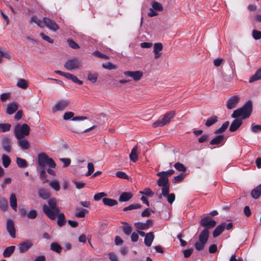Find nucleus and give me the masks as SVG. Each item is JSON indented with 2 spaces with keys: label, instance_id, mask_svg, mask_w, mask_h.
<instances>
[{
  "label": "nucleus",
  "instance_id": "obj_1",
  "mask_svg": "<svg viewBox=\"0 0 261 261\" xmlns=\"http://www.w3.org/2000/svg\"><path fill=\"white\" fill-rule=\"evenodd\" d=\"M48 205L44 204L42 207L43 213L50 220H54L56 217L57 219V224L59 226L62 227L66 223V218L63 213H59V209L57 206L56 200L55 198H51L48 200Z\"/></svg>",
  "mask_w": 261,
  "mask_h": 261
},
{
  "label": "nucleus",
  "instance_id": "obj_2",
  "mask_svg": "<svg viewBox=\"0 0 261 261\" xmlns=\"http://www.w3.org/2000/svg\"><path fill=\"white\" fill-rule=\"evenodd\" d=\"M252 112V102L251 100H248L242 107L234 111L231 114V117L245 119L250 116Z\"/></svg>",
  "mask_w": 261,
  "mask_h": 261
},
{
  "label": "nucleus",
  "instance_id": "obj_3",
  "mask_svg": "<svg viewBox=\"0 0 261 261\" xmlns=\"http://www.w3.org/2000/svg\"><path fill=\"white\" fill-rule=\"evenodd\" d=\"M30 126L27 124H17L14 128V134L17 139H22L29 135Z\"/></svg>",
  "mask_w": 261,
  "mask_h": 261
},
{
  "label": "nucleus",
  "instance_id": "obj_4",
  "mask_svg": "<svg viewBox=\"0 0 261 261\" xmlns=\"http://www.w3.org/2000/svg\"><path fill=\"white\" fill-rule=\"evenodd\" d=\"M38 163L41 168H44L45 166H48L49 168H55L56 164L54 160L49 158L44 152L39 153L38 155Z\"/></svg>",
  "mask_w": 261,
  "mask_h": 261
},
{
  "label": "nucleus",
  "instance_id": "obj_5",
  "mask_svg": "<svg viewBox=\"0 0 261 261\" xmlns=\"http://www.w3.org/2000/svg\"><path fill=\"white\" fill-rule=\"evenodd\" d=\"M209 236V232L206 229H203L199 234L198 240L195 243L194 247L196 250L202 251L204 249Z\"/></svg>",
  "mask_w": 261,
  "mask_h": 261
},
{
  "label": "nucleus",
  "instance_id": "obj_6",
  "mask_svg": "<svg viewBox=\"0 0 261 261\" xmlns=\"http://www.w3.org/2000/svg\"><path fill=\"white\" fill-rule=\"evenodd\" d=\"M175 115V112L174 111L166 113L161 119L158 120L153 123V126L154 127H162L168 124Z\"/></svg>",
  "mask_w": 261,
  "mask_h": 261
},
{
  "label": "nucleus",
  "instance_id": "obj_7",
  "mask_svg": "<svg viewBox=\"0 0 261 261\" xmlns=\"http://www.w3.org/2000/svg\"><path fill=\"white\" fill-rule=\"evenodd\" d=\"M81 65V62L77 58H73L68 60L64 64L65 68L69 70L78 69Z\"/></svg>",
  "mask_w": 261,
  "mask_h": 261
},
{
  "label": "nucleus",
  "instance_id": "obj_8",
  "mask_svg": "<svg viewBox=\"0 0 261 261\" xmlns=\"http://www.w3.org/2000/svg\"><path fill=\"white\" fill-rule=\"evenodd\" d=\"M200 224L204 227V229L208 230V229L215 226L216 222L214 220L212 219L210 217L207 216L201 219L200 221Z\"/></svg>",
  "mask_w": 261,
  "mask_h": 261
},
{
  "label": "nucleus",
  "instance_id": "obj_9",
  "mask_svg": "<svg viewBox=\"0 0 261 261\" xmlns=\"http://www.w3.org/2000/svg\"><path fill=\"white\" fill-rule=\"evenodd\" d=\"M6 229L10 236L12 238L16 237V229L13 220L11 219H8L6 222Z\"/></svg>",
  "mask_w": 261,
  "mask_h": 261
},
{
  "label": "nucleus",
  "instance_id": "obj_10",
  "mask_svg": "<svg viewBox=\"0 0 261 261\" xmlns=\"http://www.w3.org/2000/svg\"><path fill=\"white\" fill-rule=\"evenodd\" d=\"M240 100V97L238 95H234L230 97L226 101V107L228 109L231 110L236 108Z\"/></svg>",
  "mask_w": 261,
  "mask_h": 261
},
{
  "label": "nucleus",
  "instance_id": "obj_11",
  "mask_svg": "<svg viewBox=\"0 0 261 261\" xmlns=\"http://www.w3.org/2000/svg\"><path fill=\"white\" fill-rule=\"evenodd\" d=\"M69 102L67 100L59 101L53 107L52 111L53 113H56L57 111H61L64 110L68 106Z\"/></svg>",
  "mask_w": 261,
  "mask_h": 261
},
{
  "label": "nucleus",
  "instance_id": "obj_12",
  "mask_svg": "<svg viewBox=\"0 0 261 261\" xmlns=\"http://www.w3.org/2000/svg\"><path fill=\"white\" fill-rule=\"evenodd\" d=\"M43 20V23L49 29L53 31H56L59 29V27L57 24L54 21L50 19L49 18L44 17Z\"/></svg>",
  "mask_w": 261,
  "mask_h": 261
},
{
  "label": "nucleus",
  "instance_id": "obj_13",
  "mask_svg": "<svg viewBox=\"0 0 261 261\" xmlns=\"http://www.w3.org/2000/svg\"><path fill=\"white\" fill-rule=\"evenodd\" d=\"M124 74L127 76L132 77L135 81L140 80L143 76V73L140 71H127L124 72Z\"/></svg>",
  "mask_w": 261,
  "mask_h": 261
},
{
  "label": "nucleus",
  "instance_id": "obj_14",
  "mask_svg": "<svg viewBox=\"0 0 261 261\" xmlns=\"http://www.w3.org/2000/svg\"><path fill=\"white\" fill-rule=\"evenodd\" d=\"M33 246L30 241H25L20 243L18 246V250L20 253H24L28 251Z\"/></svg>",
  "mask_w": 261,
  "mask_h": 261
},
{
  "label": "nucleus",
  "instance_id": "obj_15",
  "mask_svg": "<svg viewBox=\"0 0 261 261\" xmlns=\"http://www.w3.org/2000/svg\"><path fill=\"white\" fill-rule=\"evenodd\" d=\"M236 119L232 121L229 127L230 132H234L237 130L242 124V119L240 118H235Z\"/></svg>",
  "mask_w": 261,
  "mask_h": 261
},
{
  "label": "nucleus",
  "instance_id": "obj_16",
  "mask_svg": "<svg viewBox=\"0 0 261 261\" xmlns=\"http://www.w3.org/2000/svg\"><path fill=\"white\" fill-rule=\"evenodd\" d=\"M163 49V45L161 43H155L153 46V53L154 54V58L157 59L160 58L162 55L161 51Z\"/></svg>",
  "mask_w": 261,
  "mask_h": 261
},
{
  "label": "nucleus",
  "instance_id": "obj_17",
  "mask_svg": "<svg viewBox=\"0 0 261 261\" xmlns=\"http://www.w3.org/2000/svg\"><path fill=\"white\" fill-rule=\"evenodd\" d=\"M154 236L153 232H150L147 233L144 239V243L146 246L149 247L154 240Z\"/></svg>",
  "mask_w": 261,
  "mask_h": 261
},
{
  "label": "nucleus",
  "instance_id": "obj_18",
  "mask_svg": "<svg viewBox=\"0 0 261 261\" xmlns=\"http://www.w3.org/2000/svg\"><path fill=\"white\" fill-rule=\"evenodd\" d=\"M261 194V184H259L256 188L252 190L251 192V197L255 199H258Z\"/></svg>",
  "mask_w": 261,
  "mask_h": 261
},
{
  "label": "nucleus",
  "instance_id": "obj_19",
  "mask_svg": "<svg viewBox=\"0 0 261 261\" xmlns=\"http://www.w3.org/2000/svg\"><path fill=\"white\" fill-rule=\"evenodd\" d=\"M129 159L130 160L133 161V162H136L138 159L139 156V153L138 152V147L137 146H135L131 151L130 153L129 154Z\"/></svg>",
  "mask_w": 261,
  "mask_h": 261
},
{
  "label": "nucleus",
  "instance_id": "obj_20",
  "mask_svg": "<svg viewBox=\"0 0 261 261\" xmlns=\"http://www.w3.org/2000/svg\"><path fill=\"white\" fill-rule=\"evenodd\" d=\"M10 204L11 208L14 211H17V203L16 196L15 193H12L10 197Z\"/></svg>",
  "mask_w": 261,
  "mask_h": 261
},
{
  "label": "nucleus",
  "instance_id": "obj_21",
  "mask_svg": "<svg viewBox=\"0 0 261 261\" xmlns=\"http://www.w3.org/2000/svg\"><path fill=\"white\" fill-rule=\"evenodd\" d=\"M225 227V223H221L217 226L213 231V237L215 238L219 236L223 231Z\"/></svg>",
  "mask_w": 261,
  "mask_h": 261
},
{
  "label": "nucleus",
  "instance_id": "obj_22",
  "mask_svg": "<svg viewBox=\"0 0 261 261\" xmlns=\"http://www.w3.org/2000/svg\"><path fill=\"white\" fill-rule=\"evenodd\" d=\"M133 197V194L130 192H123L119 196L120 202H126L129 200Z\"/></svg>",
  "mask_w": 261,
  "mask_h": 261
},
{
  "label": "nucleus",
  "instance_id": "obj_23",
  "mask_svg": "<svg viewBox=\"0 0 261 261\" xmlns=\"http://www.w3.org/2000/svg\"><path fill=\"white\" fill-rule=\"evenodd\" d=\"M160 178L158 180L157 183L159 187L169 186V179L167 177L159 176Z\"/></svg>",
  "mask_w": 261,
  "mask_h": 261
},
{
  "label": "nucleus",
  "instance_id": "obj_24",
  "mask_svg": "<svg viewBox=\"0 0 261 261\" xmlns=\"http://www.w3.org/2000/svg\"><path fill=\"white\" fill-rule=\"evenodd\" d=\"M18 140V144L22 150H27L30 148L29 141L26 139H19Z\"/></svg>",
  "mask_w": 261,
  "mask_h": 261
},
{
  "label": "nucleus",
  "instance_id": "obj_25",
  "mask_svg": "<svg viewBox=\"0 0 261 261\" xmlns=\"http://www.w3.org/2000/svg\"><path fill=\"white\" fill-rule=\"evenodd\" d=\"M10 144L11 141L10 139L6 138L3 139L2 144L3 149L7 152H9L11 151Z\"/></svg>",
  "mask_w": 261,
  "mask_h": 261
},
{
  "label": "nucleus",
  "instance_id": "obj_26",
  "mask_svg": "<svg viewBox=\"0 0 261 261\" xmlns=\"http://www.w3.org/2000/svg\"><path fill=\"white\" fill-rule=\"evenodd\" d=\"M17 108L18 106L16 103L14 102L10 103L7 107V113L9 115H11L17 110Z\"/></svg>",
  "mask_w": 261,
  "mask_h": 261
},
{
  "label": "nucleus",
  "instance_id": "obj_27",
  "mask_svg": "<svg viewBox=\"0 0 261 261\" xmlns=\"http://www.w3.org/2000/svg\"><path fill=\"white\" fill-rule=\"evenodd\" d=\"M102 201L105 205L109 206H113L118 204L117 200L109 198H103Z\"/></svg>",
  "mask_w": 261,
  "mask_h": 261
},
{
  "label": "nucleus",
  "instance_id": "obj_28",
  "mask_svg": "<svg viewBox=\"0 0 261 261\" xmlns=\"http://www.w3.org/2000/svg\"><path fill=\"white\" fill-rule=\"evenodd\" d=\"M122 224L123 225L122 230L124 233L126 235L130 234L132 231V228L130 225L125 222H122Z\"/></svg>",
  "mask_w": 261,
  "mask_h": 261
},
{
  "label": "nucleus",
  "instance_id": "obj_29",
  "mask_svg": "<svg viewBox=\"0 0 261 261\" xmlns=\"http://www.w3.org/2000/svg\"><path fill=\"white\" fill-rule=\"evenodd\" d=\"M15 249L14 246H11L7 247L3 252V255L5 257H10L11 254L14 252Z\"/></svg>",
  "mask_w": 261,
  "mask_h": 261
},
{
  "label": "nucleus",
  "instance_id": "obj_30",
  "mask_svg": "<svg viewBox=\"0 0 261 261\" xmlns=\"http://www.w3.org/2000/svg\"><path fill=\"white\" fill-rule=\"evenodd\" d=\"M261 80V67L257 69L255 74L249 79V82H254Z\"/></svg>",
  "mask_w": 261,
  "mask_h": 261
},
{
  "label": "nucleus",
  "instance_id": "obj_31",
  "mask_svg": "<svg viewBox=\"0 0 261 261\" xmlns=\"http://www.w3.org/2000/svg\"><path fill=\"white\" fill-rule=\"evenodd\" d=\"M38 194L39 196L43 199H47L49 198L50 196L49 192L44 189H39Z\"/></svg>",
  "mask_w": 261,
  "mask_h": 261
},
{
  "label": "nucleus",
  "instance_id": "obj_32",
  "mask_svg": "<svg viewBox=\"0 0 261 261\" xmlns=\"http://www.w3.org/2000/svg\"><path fill=\"white\" fill-rule=\"evenodd\" d=\"M224 139V136L218 135L213 139L211 142L210 144L211 145H217L221 143Z\"/></svg>",
  "mask_w": 261,
  "mask_h": 261
},
{
  "label": "nucleus",
  "instance_id": "obj_33",
  "mask_svg": "<svg viewBox=\"0 0 261 261\" xmlns=\"http://www.w3.org/2000/svg\"><path fill=\"white\" fill-rule=\"evenodd\" d=\"M218 121V117L216 116L211 117L207 119L205 122V125L207 127H210L217 122Z\"/></svg>",
  "mask_w": 261,
  "mask_h": 261
},
{
  "label": "nucleus",
  "instance_id": "obj_34",
  "mask_svg": "<svg viewBox=\"0 0 261 261\" xmlns=\"http://www.w3.org/2000/svg\"><path fill=\"white\" fill-rule=\"evenodd\" d=\"M229 125V121H225L219 129H217L215 131V134H218L224 132L227 129Z\"/></svg>",
  "mask_w": 261,
  "mask_h": 261
},
{
  "label": "nucleus",
  "instance_id": "obj_35",
  "mask_svg": "<svg viewBox=\"0 0 261 261\" xmlns=\"http://www.w3.org/2000/svg\"><path fill=\"white\" fill-rule=\"evenodd\" d=\"M50 249L57 253H60L62 250V247L58 243L55 242L51 244Z\"/></svg>",
  "mask_w": 261,
  "mask_h": 261
},
{
  "label": "nucleus",
  "instance_id": "obj_36",
  "mask_svg": "<svg viewBox=\"0 0 261 261\" xmlns=\"http://www.w3.org/2000/svg\"><path fill=\"white\" fill-rule=\"evenodd\" d=\"M16 163L18 166L21 168H25L28 166L27 161L24 159L20 158H16Z\"/></svg>",
  "mask_w": 261,
  "mask_h": 261
},
{
  "label": "nucleus",
  "instance_id": "obj_37",
  "mask_svg": "<svg viewBox=\"0 0 261 261\" xmlns=\"http://www.w3.org/2000/svg\"><path fill=\"white\" fill-rule=\"evenodd\" d=\"M0 207L3 211H6L8 208V201L4 197H0Z\"/></svg>",
  "mask_w": 261,
  "mask_h": 261
},
{
  "label": "nucleus",
  "instance_id": "obj_38",
  "mask_svg": "<svg viewBox=\"0 0 261 261\" xmlns=\"http://www.w3.org/2000/svg\"><path fill=\"white\" fill-rule=\"evenodd\" d=\"M174 167L178 171L185 172L187 170V167L182 164L177 162L174 165Z\"/></svg>",
  "mask_w": 261,
  "mask_h": 261
},
{
  "label": "nucleus",
  "instance_id": "obj_39",
  "mask_svg": "<svg viewBox=\"0 0 261 261\" xmlns=\"http://www.w3.org/2000/svg\"><path fill=\"white\" fill-rule=\"evenodd\" d=\"M174 173V170L170 169V170H168L166 171H162V172H158L156 174V175L165 176V177H167L168 178V177L169 176L172 175Z\"/></svg>",
  "mask_w": 261,
  "mask_h": 261
},
{
  "label": "nucleus",
  "instance_id": "obj_40",
  "mask_svg": "<svg viewBox=\"0 0 261 261\" xmlns=\"http://www.w3.org/2000/svg\"><path fill=\"white\" fill-rule=\"evenodd\" d=\"M11 125L9 123H0V132H6L10 130Z\"/></svg>",
  "mask_w": 261,
  "mask_h": 261
},
{
  "label": "nucleus",
  "instance_id": "obj_41",
  "mask_svg": "<svg viewBox=\"0 0 261 261\" xmlns=\"http://www.w3.org/2000/svg\"><path fill=\"white\" fill-rule=\"evenodd\" d=\"M3 165L5 167H8L10 164L11 161L8 156L5 154L2 155Z\"/></svg>",
  "mask_w": 261,
  "mask_h": 261
},
{
  "label": "nucleus",
  "instance_id": "obj_42",
  "mask_svg": "<svg viewBox=\"0 0 261 261\" xmlns=\"http://www.w3.org/2000/svg\"><path fill=\"white\" fill-rule=\"evenodd\" d=\"M49 185L55 191H58L60 190V186L57 180H51L49 182Z\"/></svg>",
  "mask_w": 261,
  "mask_h": 261
},
{
  "label": "nucleus",
  "instance_id": "obj_43",
  "mask_svg": "<svg viewBox=\"0 0 261 261\" xmlns=\"http://www.w3.org/2000/svg\"><path fill=\"white\" fill-rule=\"evenodd\" d=\"M169 192V186H166L162 187V193L159 195V198L161 199L162 196L166 197V196H168Z\"/></svg>",
  "mask_w": 261,
  "mask_h": 261
},
{
  "label": "nucleus",
  "instance_id": "obj_44",
  "mask_svg": "<svg viewBox=\"0 0 261 261\" xmlns=\"http://www.w3.org/2000/svg\"><path fill=\"white\" fill-rule=\"evenodd\" d=\"M31 22H33L35 23L38 27L40 28L43 27L42 21L41 20L38 19L36 15H34L31 17Z\"/></svg>",
  "mask_w": 261,
  "mask_h": 261
},
{
  "label": "nucleus",
  "instance_id": "obj_45",
  "mask_svg": "<svg viewBox=\"0 0 261 261\" xmlns=\"http://www.w3.org/2000/svg\"><path fill=\"white\" fill-rule=\"evenodd\" d=\"M152 7L154 10L161 11L163 10V7L162 5L158 2L154 1L152 3Z\"/></svg>",
  "mask_w": 261,
  "mask_h": 261
},
{
  "label": "nucleus",
  "instance_id": "obj_46",
  "mask_svg": "<svg viewBox=\"0 0 261 261\" xmlns=\"http://www.w3.org/2000/svg\"><path fill=\"white\" fill-rule=\"evenodd\" d=\"M88 171L85 174L86 176L90 175L94 171V166L92 163H89L87 165Z\"/></svg>",
  "mask_w": 261,
  "mask_h": 261
},
{
  "label": "nucleus",
  "instance_id": "obj_47",
  "mask_svg": "<svg viewBox=\"0 0 261 261\" xmlns=\"http://www.w3.org/2000/svg\"><path fill=\"white\" fill-rule=\"evenodd\" d=\"M185 175H186L185 174L180 173L179 175L174 176L173 179V182L176 184L182 181L185 177Z\"/></svg>",
  "mask_w": 261,
  "mask_h": 261
},
{
  "label": "nucleus",
  "instance_id": "obj_48",
  "mask_svg": "<svg viewBox=\"0 0 261 261\" xmlns=\"http://www.w3.org/2000/svg\"><path fill=\"white\" fill-rule=\"evenodd\" d=\"M41 170L40 171V178L42 180H44L43 181V183L48 182L49 180L46 179L47 175H46V172L44 170V168H41Z\"/></svg>",
  "mask_w": 261,
  "mask_h": 261
},
{
  "label": "nucleus",
  "instance_id": "obj_49",
  "mask_svg": "<svg viewBox=\"0 0 261 261\" xmlns=\"http://www.w3.org/2000/svg\"><path fill=\"white\" fill-rule=\"evenodd\" d=\"M67 80H71L72 82H82L81 81L78 80V79L73 74L67 73L66 76H64Z\"/></svg>",
  "mask_w": 261,
  "mask_h": 261
},
{
  "label": "nucleus",
  "instance_id": "obj_50",
  "mask_svg": "<svg viewBox=\"0 0 261 261\" xmlns=\"http://www.w3.org/2000/svg\"><path fill=\"white\" fill-rule=\"evenodd\" d=\"M67 80H71L72 82H82L81 81L78 80V79L73 74L67 73L66 76H64Z\"/></svg>",
  "mask_w": 261,
  "mask_h": 261
},
{
  "label": "nucleus",
  "instance_id": "obj_51",
  "mask_svg": "<svg viewBox=\"0 0 261 261\" xmlns=\"http://www.w3.org/2000/svg\"><path fill=\"white\" fill-rule=\"evenodd\" d=\"M135 227L140 230H145L147 229L146 227V225H145V223L142 222H136L134 224Z\"/></svg>",
  "mask_w": 261,
  "mask_h": 261
},
{
  "label": "nucleus",
  "instance_id": "obj_52",
  "mask_svg": "<svg viewBox=\"0 0 261 261\" xmlns=\"http://www.w3.org/2000/svg\"><path fill=\"white\" fill-rule=\"evenodd\" d=\"M10 93H4L0 95V99L2 102H6L7 100H10Z\"/></svg>",
  "mask_w": 261,
  "mask_h": 261
},
{
  "label": "nucleus",
  "instance_id": "obj_53",
  "mask_svg": "<svg viewBox=\"0 0 261 261\" xmlns=\"http://www.w3.org/2000/svg\"><path fill=\"white\" fill-rule=\"evenodd\" d=\"M252 37L255 40H259V39H261V32L260 31H257L256 30H253L252 31Z\"/></svg>",
  "mask_w": 261,
  "mask_h": 261
},
{
  "label": "nucleus",
  "instance_id": "obj_54",
  "mask_svg": "<svg viewBox=\"0 0 261 261\" xmlns=\"http://www.w3.org/2000/svg\"><path fill=\"white\" fill-rule=\"evenodd\" d=\"M37 215V211L35 210H31L27 214V217L29 219H34Z\"/></svg>",
  "mask_w": 261,
  "mask_h": 261
},
{
  "label": "nucleus",
  "instance_id": "obj_55",
  "mask_svg": "<svg viewBox=\"0 0 261 261\" xmlns=\"http://www.w3.org/2000/svg\"><path fill=\"white\" fill-rule=\"evenodd\" d=\"M140 193L149 197H152L154 195L153 192L149 188H146L143 191H140Z\"/></svg>",
  "mask_w": 261,
  "mask_h": 261
},
{
  "label": "nucleus",
  "instance_id": "obj_56",
  "mask_svg": "<svg viewBox=\"0 0 261 261\" xmlns=\"http://www.w3.org/2000/svg\"><path fill=\"white\" fill-rule=\"evenodd\" d=\"M74 116V113L72 112H65L63 115V119L65 120H68L71 118H73Z\"/></svg>",
  "mask_w": 261,
  "mask_h": 261
},
{
  "label": "nucleus",
  "instance_id": "obj_57",
  "mask_svg": "<svg viewBox=\"0 0 261 261\" xmlns=\"http://www.w3.org/2000/svg\"><path fill=\"white\" fill-rule=\"evenodd\" d=\"M67 42L68 43V44L70 47L73 49H77L80 48L79 45L73 40L71 39H68L67 40Z\"/></svg>",
  "mask_w": 261,
  "mask_h": 261
},
{
  "label": "nucleus",
  "instance_id": "obj_58",
  "mask_svg": "<svg viewBox=\"0 0 261 261\" xmlns=\"http://www.w3.org/2000/svg\"><path fill=\"white\" fill-rule=\"evenodd\" d=\"M107 196V194L104 192H100L96 194L94 196V199L95 201H98L100 200L102 197Z\"/></svg>",
  "mask_w": 261,
  "mask_h": 261
},
{
  "label": "nucleus",
  "instance_id": "obj_59",
  "mask_svg": "<svg viewBox=\"0 0 261 261\" xmlns=\"http://www.w3.org/2000/svg\"><path fill=\"white\" fill-rule=\"evenodd\" d=\"M116 175L120 178L122 179H128V176L124 172L117 171L116 173Z\"/></svg>",
  "mask_w": 261,
  "mask_h": 261
},
{
  "label": "nucleus",
  "instance_id": "obj_60",
  "mask_svg": "<svg viewBox=\"0 0 261 261\" xmlns=\"http://www.w3.org/2000/svg\"><path fill=\"white\" fill-rule=\"evenodd\" d=\"M102 67L107 69H113L116 68V66L110 62L103 64Z\"/></svg>",
  "mask_w": 261,
  "mask_h": 261
},
{
  "label": "nucleus",
  "instance_id": "obj_61",
  "mask_svg": "<svg viewBox=\"0 0 261 261\" xmlns=\"http://www.w3.org/2000/svg\"><path fill=\"white\" fill-rule=\"evenodd\" d=\"M93 55L100 58L109 59V57L101 53L99 51H95L93 52Z\"/></svg>",
  "mask_w": 261,
  "mask_h": 261
},
{
  "label": "nucleus",
  "instance_id": "obj_62",
  "mask_svg": "<svg viewBox=\"0 0 261 261\" xmlns=\"http://www.w3.org/2000/svg\"><path fill=\"white\" fill-rule=\"evenodd\" d=\"M60 160L64 163V167H66L71 163V160L69 158H61Z\"/></svg>",
  "mask_w": 261,
  "mask_h": 261
},
{
  "label": "nucleus",
  "instance_id": "obj_63",
  "mask_svg": "<svg viewBox=\"0 0 261 261\" xmlns=\"http://www.w3.org/2000/svg\"><path fill=\"white\" fill-rule=\"evenodd\" d=\"M166 197H167L168 202L170 204H172L174 202L175 198V195L173 193L169 194Z\"/></svg>",
  "mask_w": 261,
  "mask_h": 261
},
{
  "label": "nucleus",
  "instance_id": "obj_64",
  "mask_svg": "<svg viewBox=\"0 0 261 261\" xmlns=\"http://www.w3.org/2000/svg\"><path fill=\"white\" fill-rule=\"evenodd\" d=\"M251 130L253 133H257L261 131V125H252Z\"/></svg>",
  "mask_w": 261,
  "mask_h": 261
}]
</instances>
